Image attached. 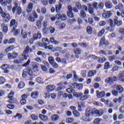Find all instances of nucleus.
<instances>
[{
  "mask_svg": "<svg viewBox=\"0 0 124 124\" xmlns=\"http://www.w3.org/2000/svg\"><path fill=\"white\" fill-rule=\"evenodd\" d=\"M98 8H100V9H103V8L104 7V3L102 2H100L98 4Z\"/></svg>",
  "mask_w": 124,
  "mask_h": 124,
  "instance_id": "obj_51",
  "label": "nucleus"
},
{
  "mask_svg": "<svg viewBox=\"0 0 124 124\" xmlns=\"http://www.w3.org/2000/svg\"><path fill=\"white\" fill-rule=\"evenodd\" d=\"M23 117V115H22V114H20V113H17L16 116H14V118L15 119H16V118H17V119L18 120H21V119H22V118Z\"/></svg>",
  "mask_w": 124,
  "mask_h": 124,
  "instance_id": "obj_46",
  "label": "nucleus"
},
{
  "mask_svg": "<svg viewBox=\"0 0 124 124\" xmlns=\"http://www.w3.org/2000/svg\"><path fill=\"white\" fill-rule=\"evenodd\" d=\"M118 93L119 92L117 90H112L111 91L112 94H113L114 96H117V95L119 94Z\"/></svg>",
  "mask_w": 124,
  "mask_h": 124,
  "instance_id": "obj_60",
  "label": "nucleus"
},
{
  "mask_svg": "<svg viewBox=\"0 0 124 124\" xmlns=\"http://www.w3.org/2000/svg\"><path fill=\"white\" fill-rule=\"evenodd\" d=\"M114 25L117 27H121V26H123V22L122 20L118 21L117 19H114Z\"/></svg>",
  "mask_w": 124,
  "mask_h": 124,
  "instance_id": "obj_20",
  "label": "nucleus"
},
{
  "mask_svg": "<svg viewBox=\"0 0 124 124\" xmlns=\"http://www.w3.org/2000/svg\"><path fill=\"white\" fill-rule=\"evenodd\" d=\"M14 5L15 6L12 8L13 14H15L16 12V15H21V14H22V8L18 5V3L17 2H15Z\"/></svg>",
  "mask_w": 124,
  "mask_h": 124,
  "instance_id": "obj_2",
  "label": "nucleus"
},
{
  "mask_svg": "<svg viewBox=\"0 0 124 124\" xmlns=\"http://www.w3.org/2000/svg\"><path fill=\"white\" fill-rule=\"evenodd\" d=\"M39 117L43 122H47L48 121V117L45 115L39 114Z\"/></svg>",
  "mask_w": 124,
  "mask_h": 124,
  "instance_id": "obj_15",
  "label": "nucleus"
},
{
  "mask_svg": "<svg viewBox=\"0 0 124 124\" xmlns=\"http://www.w3.org/2000/svg\"><path fill=\"white\" fill-rule=\"evenodd\" d=\"M13 32H14L13 34L15 35V36H17L20 34V29H15Z\"/></svg>",
  "mask_w": 124,
  "mask_h": 124,
  "instance_id": "obj_31",
  "label": "nucleus"
},
{
  "mask_svg": "<svg viewBox=\"0 0 124 124\" xmlns=\"http://www.w3.org/2000/svg\"><path fill=\"white\" fill-rule=\"evenodd\" d=\"M119 112L122 113H124V106H121L119 108Z\"/></svg>",
  "mask_w": 124,
  "mask_h": 124,
  "instance_id": "obj_64",
  "label": "nucleus"
},
{
  "mask_svg": "<svg viewBox=\"0 0 124 124\" xmlns=\"http://www.w3.org/2000/svg\"><path fill=\"white\" fill-rule=\"evenodd\" d=\"M44 18L42 16H40L39 17V19L36 21V26L38 28L39 30L41 29V23Z\"/></svg>",
  "mask_w": 124,
  "mask_h": 124,
  "instance_id": "obj_9",
  "label": "nucleus"
},
{
  "mask_svg": "<svg viewBox=\"0 0 124 124\" xmlns=\"http://www.w3.org/2000/svg\"><path fill=\"white\" fill-rule=\"evenodd\" d=\"M21 36L23 38V39H26V38L28 37L27 32H24V30H22L21 32Z\"/></svg>",
  "mask_w": 124,
  "mask_h": 124,
  "instance_id": "obj_28",
  "label": "nucleus"
},
{
  "mask_svg": "<svg viewBox=\"0 0 124 124\" xmlns=\"http://www.w3.org/2000/svg\"><path fill=\"white\" fill-rule=\"evenodd\" d=\"M7 0H0V3L2 6H5L6 5Z\"/></svg>",
  "mask_w": 124,
  "mask_h": 124,
  "instance_id": "obj_57",
  "label": "nucleus"
},
{
  "mask_svg": "<svg viewBox=\"0 0 124 124\" xmlns=\"http://www.w3.org/2000/svg\"><path fill=\"white\" fill-rule=\"evenodd\" d=\"M24 87H25V83L24 82H20L19 83L18 85V88H19V89H23Z\"/></svg>",
  "mask_w": 124,
  "mask_h": 124,
  "instance_id": "obj_48",
  "label": "nucleus"
},
{
  "mask_svg": "<svg viewBox=\"0 0 124 124\" xmlns=\"http://www.w3.org/2000/svg\"><path fill=\"white\" fill-rule=\"evenodd\" d=\"M80 100H81V101H84L85 100H86V99H88V98H89V97H90V95H83V93H82V95H81L80 96Z\"/></svg>",
  "mask_w": 124,
  "mask_h": 124,
  "instance_id": "obj_24",
  "label": "nucleus"
},
{
  "mask_svg": "<svg viewBox=\"0 0 124 124\" xmlns=\"http://www.w3.org/2000/svg\"><path fill=\"white\" fill-rule=\"evenodd\" d=\"M116 81H118L117 77H109L105 79V82L109 86H112V85L114 84V82H116Z\"/></svg>",
  "mask_w": 124,
  "mask_h": 124,
  "instance_id": "obj_3",
  "label": "nucleus"
},
{
  "mask_svg": "<svg viewBox=\"0 0 124 124\" xmlns=\"http://www.w3.org/2000/svg\"><path fill=\"white\" fill-rule=\"evenodd\" d=\"M48 32H49L48 28H44L43 29V34H48Z\"/></svg>",
  "mask_w": 124,
  "mask_h": 124,
  "instance_id": "obj_49",
  "label": "nucleus"
},
{
  "mask_svg": "<svg viewBox=\"0 0 124 124\" xmlns=\"http://www.w3.org/2000/svg\"><path fill=\"white\" fill-rule=\"evenodd\" d=\"M73 113L74 114L75 117H76V118L80 117V113H79V112L77 111V110H74L73 111Z\"/></svg>",
  "mask_w": 124,
  "mask_h": 124,
  "instance_id": "obj_39",
  "label": "nucleus"
},
{
  "mask_svg": "<svg viewBox=\"0 0 124 124\" xmlns=\"http://www.w3.org/2000/svg\"><path fill=\"white\" fill-rule=\"evenodd\" d=\"M39 94V93L38 91L33 92L31 93V97H32V98H37Z\"/></svg>",
  "mask_w": 124,
  "mask_h": 124,
  "instance_id": "obj_23",
  "label": "nucleus"
},
{
  "mask_svg": "<svg viewBox=\"0 0 124 124\" xmlns=\"http://www.w3.org/2000/svg\"><path fill=\"white\" fill-rule=\"evenodd\" d=\"M112 89H116V91L119 93H122L124 92V88L122 86L119 84H115L111 86Z\"/></svg>",
  "mask_w": 124,
  "mask_h": 124,
  "instance_id": "obj_8",
  "label": "nucleus"
},
{
  "mask_svg": "<svg viewBox=\"0 0 124 124\" xmlns=\"http://www.w3.org/2000/svg\"><path fill=\"white\" fill-rule=\"evenodd\" d=\"M104 32H105V29H102L98 33V37H101L104 34Z\"/></svg>",
  "mask_w": 124,
  "mask_h": 124,
  "instance_id": "obj_38",
  "label": "nucleus"
},
{
  "mask_svg": "<svg viewBox=\"0 0 124 124\" xmlns=\"http://www.w3.org/2000/svg\"><path fill=\"white\" fill-rule=\"evenodd\" d=\"M5 83V79L4 78L0 77V85H2Z\"/></svg>",
  "mask_w": 124,
  "mask_h": 124,
  "instance_id": "obj_56",
  "label": "nucleus"
},
{
  "mask_svg": "<svg viewBox=\"0 0 124 124\" xmlns=\"http://www.w3.org/2000/svg\"><path fill=\"white\" fill-rule=\"evenodd\" d=\"M67 14L69 18H73L74 17V15L72 13V11L67 12Z\"/></svg>",
  "mask_w": 124,
  "mask_h": 124,
  "instance_id": "obj_54",
  "label": "nucleus"
},
{
  "mask_svg": "<svg viewBox=\"0 0 124 124\" xmlns=\"http://www.w3.org/2000/svg\"><path fill=\"white\" fill-rule=\"evenodd\" d=\"M79 16L81 18H86L87 14H86V12L84 10H81L80 11Z\"/></svg>",
  "mask_w": 124,
  "mask_h": 124,
  "instance_id": "obj_25",
  "label": "nucleus"
},
{
  "mask_svg": "<svg viewBox=\"0 0 124 124\" xmlns=\"http://www.w3.org/2000/svg\"><path fill=\"white\" fill-rule=\"evenodd\" d=\"M33 8V3L31 2L28 4L27 7L26 8V11L28 13L31 12L32 11V8Z\"/></svg>",
  "mask_w": 124,
  "mask_h": 124,
  "instance_id": "obj_13",
  "label": "nucleus"
},
{
  "mask_svg": "<svg viewBox=\"0 0 124 124\" xmlns=\"http://www.w3.org/2000/svg\"><path fill=\"white\" fill-rule=\"evenodd\" d=\"M24 54H28V53H31L32 52V48L30 47L29 46H27L23 51Z\"/></svg>",
  "mask_w": 124,
  "mask_h": 124,
  "instance_id": "obj_19",
  "label": "nucleus"
},
{
  "mask_svg": "<svg viewBox=\"0 0 124 124\" xmlns=\"http://www.w3.org/2000/svg\"><path fill=\"white\" fill-rule=\"evenodd\" d=\"M18 55V53L16 52H13L12 53H9L7 54L8 59L9 60H15V59H17Z\"/></svg>",
  "mask_w": 124,
  "mask_h": 124,
  "instance_id": "obj_7",
  "label": "nucleus"
},
{
  "mask_svg": "<svg viewBox=\"0 0 124 124\" xmlns=\"http://www.w3.org/2000/svg\"><path fill=\"white\" fill-rule=\"evenodd\" d=\"M105 41V38L102 37L100 41V46H104V42Z\"/></svg>",
  "mask_w": 124,
  "mask_h": 124,
  "instance_id": "obj_50",
  "label": "nucleus"
},
{
  "mask_svg": "<svg viewBox=\"0 0 124 124\" xmlns=\"http://www.w3.org/2000/svg\"><path fill=\"white\" fill-rule=\"evenodd\" d=\"M32 69L34 71H38V65L39 64L36 62H31Z\"/></svg>",
  "mask_w": 124,
  "mask_h": 124,
  "instance_id": "obj_12",
  "label": "nucleus"
},
{
  "mask_svg": "<svg viewBox=\"0 0 124 124\" xmlns=\"http://www.w3.org/2000/svg\"><path fill=\"white\" fill-rule=\"evenodd\" d=\"M28 75H29V76H32V71H31V69L30 68H27L23 70L22 77L23 78H26Z\"/></svg>",
  "mask_w": 124,
  "mask_h": 124,
  "instance_id": "obj_5",
  "label": "nucleus"
},
{
  "mask_svg": "<svg viewBox=\"0 0 124 124\" xmlns=\"http://www.w3.org/2000/svg\"><path fill=\"white\" fill-rule=\"evenodd\" d=\"M48 62L51 65L53 64V63L55 62V60H54V58L52 57H48Z\"/></svg>",
  "mask_w": 124,
  "mask_h": 124,
  "instance_id": "obj_47",
  "label": "nucleus"
},
{
  "mask_svg": "<svg viewBox=\"0 0 124 124\" xmlns=\"http://www.w3.org/2000/svg\"><path fill=\"white\" fill-rule=\"evenodd\" d=\"M105 5L107 9H111L113 7V4L110 1H106L105 3Z\"/></svg>",
  "mask_w": 124,
  "mask_h": 124,
  "instance_id": "obj_16",
  "label": "nucleus"
},
{
  "mask_svg": "<svg viewBox=\"0 0 124 124\" xmlns=\"http://www.w3.org/2000/svg\"><path fill=\"white\" fill-rule=\"evenodd\" d=\"M1 17L3 18L5 23H8V21H10V19H11L10 15L5 12L2 13L1 15Z\"/></svg>",
  "mask_w": 124,
  "mask_h": 124,
  "instance_id": "obj_6",
  "label": "nucleus"
},
{
  "mask_svg": "<svg viewBox=\"0 0 124 124\" xmlns=\"http://www.w3.org/2000/svg\"><path fill=\"white\" fill-rule=\"evenodd\" d=\"M76 22H77V20L75 18H73L69 20V23L70 24V25H73V24L76 23Z\"/></svg>",
  "mask_w": 124,
  "mask_h": 124,
  "instance_id": "obj_52",
  "label": "nucleus"
},
{
  "mask_svg": "<svg viewBox=\"0 0 124 124\" xmlns=\"http://www.w3.org/2000/svg\"><path fill=\"white\" fill-rule=\"evenodd\" d=\"M104 32H105V29H102L98 33V37H101L104 34Z\"/></svg>",
  "mask_w": 124,
  "mask_h": 124,
  "instance_id": "obj_37",
  "label": "nucleus"
},
{
  "mask_svg": "<svg viewBox=\"0 0 124 124\" xmlns=\"http://www.w3.org/2000/svg\"><path fill=\"white\" fill-rule=\"evenodd\" d=\"M87 31L89 34H93V28L91 26L87 27Z\"/></svg>",
  "mask_w": 124,
  "mask_h": 124,
  "instance_id": "obj_34",
  "label": "nucleus"
},
{
  "mask_svg": "<svg viewBox=\"0 0 124 124\" xmlns=\"http://www.w3.org/2000/svg\"><path fill=\"white\" fill-rule=\"evenodd\" d=\"M98 60H97V62L98 63H103L105 62H106V59L105 58H98Z\"/></svg>",
  "mask_w": 124,
  "mask_h": 124,
  "instance_id": "obj_33",
  "label": "nucleus"
},
{
  "mask_svg": "<svg viewBox=\"0 0 124 124\" xmlns=\"http://www.w3.org/2000/svg\"><path fill=\"white\" fill-rule=\"evenodd\" d=\"M115 9H119V10H123L124 9V6L122 4H119L115 7Z\"/></svg>",
  "mask_w": 124,
  "mask_h": 124,
  "instance_id": "obj_44",
  "label": "nucleus"
},
{
  "mask_svg": "<svg viewBox=\"0 0 124 124\" xmlns=\"http://www.w3.org/2000/svg\"><path fill=\"white\" fill-rule=\"evenodd\" d=\"M83 93H73V96H75V97H80L81 95H82Z\"/></svg>",
  "mask_w": 124,
  "mask_h": 124,
  "instance_id": "obj_53",
  "label": "nucleus"
},
{
  "mask_svg": "<svg viewBox=\"0 0 124 124\" xmlns=\"http://www.w3.org/2000/svg\"><path fill=\"white\" fill-rule=\"evenodd\" d=\"M55 87L54 85H48L46 90L47 92H53V91H55Z\"/></svg>",
  "mask_w": 124,
  "mask_h": 124,
  "instance_id": "obj_18",
  "label": "nucleus"
},
{
  "mask_svg": "<svg viewBox=\"0 0 124 124\" xmlns=\"http://www.w3.org/2000/svg\"><path fill=\"white\" fill-rule=\"evenodd\" d=\"M99 123H100V119L99 118L95 119L93 121L94 124H99Z\"/></svg>",
  "mask_w": 124,
  "mask_h": 124,
  "instance_id": "obj_61",
  "label": "nucleus"
},
{
  "mask_svg": "<svg viewBox=\"0 0 124 124\" xmlns=\"http://www.w3.org/2000/svg\"><path fill=\"white\" fill-rule=\"evenodd\" d=\"M24 61V59H20V60H16L13 61V62L14 64H20L22 63V62Z\"/></svg>",
  "mask_w": 124,
  "mask_h": 124,
  "instance_id": "obj_30",
  "label": "nucleus"
},
{
  "mask_svg": "<svg viewBox=\"0 0 124 124\" xmlns=\"http://www.w3.org/2000/svg\"><path fill=\"white\" fill-rule=\"evenodd\" d=\"M8 102L9 103H15V102H16V99L14 98H10V99L8 100Z\"/></svg>",
  "mask_w": 124,
  "mask_h": 124,
  "instance_id": "obj_59",
  "label": "nucleus"
},
{
  "mask_svg": "<svg viewBox=\"0 0 124 124\" xmlns=\"http://www.w3.org/2000/svg\"><path fill=\"white\" fill-rule=\"evenodd\" d=\"M108 59L109 62H113V61H115V60H117V56H116L115 55L109 56Z\"/></svg>",
  "mask_w": 124,
  "mask_h": 124,
  "instance_id": "obj_32",
  "label": "nucleus"
},
{
  "mask_svg": "<svg viewBox=\"0 0 124 124\" xmlns=\"http://www.w3.org/2000/svg\"><path fill=\"white\" fill-rule=\"evenodd\" d=\"M62 6V5L61 3H59V4L56 5V12H57V13H59V12H61Z\"/></svg>",
  "mask_w": 124,
  "mask_h": 124,
  "instance_id": "obj_26",
  "label": "nucleus"
},
{
  "mask_svg": "<svg viewBox=\"0 0 124 124\" xmlns=\"http://www.w3.org/2000/svg\"><path fill=\"white\" fill-rule=\"evenodd\" d=\"M111 16L112 13H110V12H106L105 13L103 14V16L106 19H108V18H110Z\"/></svg>",
  "mask_w": 124,
  "mask_h": 124,
  "instance_id": "obj_21",
  "label": "nucleus"
},
{
  "mask_svg": "<svg viewBox=\"0 0 124 124\" xmlns=\"http://www.w3.org/2000/svg\"><path fill=\"white\" fill-rule=\"evenodd\" d=\"M15 38H11L8 41V43L9 44H11V43H14V42H15Z\"/></svg>",
  "mask_w": 124,
  "mask_h": 124,
  "instance_id": "obj_62",
  "label": "nucleus"
},
{
  "mask_svg": "<svg viewBox=\"0 0 124 124\" xmlns=\"http://www.w3.org/2000/svg\"><path fill=\"white\" fill-rule=\"evenodd\" d=\"M18 26V22L16 21V20L13 19L10 21V29H11V31L13 32Z\"/></svg>",
  "mask_w": 124,
  "mask_h": 124,
  "instance_id": "obj_4",
  "label": "nucleus"
},
{
  "mask_svg": "<svg viewBox=\"0 0 124 124\" xmlns=\"http://www.w3.org/2000/svg\"><path fill=\"white\" fill-rule=\"evenodd\" d=\"M28 21H29V22H34L35 19H34V18L32 16H30L28 17Z\"/></svg>",
  "mask_w": 124,
  "mask_h": 124,
  "instance_id": "obj_63",
  "label": "nucleus"
},
{
  "mask_svg": "<svg viewBox=\"0 0 124 124\" xmlns=\"http://www.w3.org/2000/svg\"><path fill=\"white\" fill-rule=\"evenodd\" d=\"M14 49H15L14 46H11L5 49V52H6V53H8V52L12 51Z\"/></svg>",
  "mask_w": 124,
  "mask_h": 124,
  "instance_id": "obj_29",
  "label": "nucleus"
},
{
  "mask_svg": "<svg viewBox=\"0 0 124 124\" xmlns=\"http://www.w3.org/2000/svg\"><path fill=\"white\" fill-rule=\"evenodd\" d=\"M95 74H96V70H91L89 72V73L88 74V77H92V76L95 75Z\"/></svg>",
  "mask_w": 124,
  "mask_h": 124,
  "instance_id": "obj_27",
  "label": "nucleus"
},
{
  "mask_svg": "<svg viewBox=\"0 0 124 124\" xmlns=\"http://www.w3.org/2000/svg\"><path fill=\"white\" fill-rule=\"evenodd\" d=\"M104 114V111L102 109H100V110H98V109H97L96 108H87L86 112H85V115L86 117H93V115H95L97 116V117H101V116H102Z\"/></svg>",
  "mask_w": 124,
  "mask_h": 124,
  "instance_id": "obj_1",
  "label": "nucleus"
},
{
  "mask_svg": "<svg viewBox=\"0 0 124 124\" xmlns=\"http://www.w3.org/2000/svg\"><path fill=\"white\" fill-rule=\"evenodd\" d=\"M31 118L33 120V121H37V120H38V116L35 114H31Z\"/></svg>",
  "mask_w": 124,
  "mask_h": 124,
  "instance_id": "obj_41",
  "label": "nucleus"
},
{
  "mask_svg": "<svg viewBox=\"0 0 124 124\" xmlns=\"http://www.w3.org/2000/svg\"><path fill=\"white\" fill-rule=\"evenodd\" d=\"M66 122L67 124H71L74 122V119L73 118H68L66 120Z\"/></svg>",
  "mask_w": 124,
  "mask_h": 124,
  "instance_id": "obj_45",
  "label": "nucleus"
},
{
  "mask_svg": "<svg viewBox=\"0 0 124 124\" xmlns=\"http://www.w3.org/2000/svg\"><path fill=\"white\" fill-rule=\"evenodd\" d=\"M108 22L109 23V26L111 29H113V28H115V23L114 24L113 22V20L109 19L108 20Z\"/></svg>",
  "mask_w": 124,
  "mask_h": 124,
  "instance_id": "obj_40",
  "label": "nucleus"
},
{
  "mask_svg": "<svg viewBox=\"0 0 124 124\" xmlns=\"http://www.w3.org/2000/svg\"><path fill=\"white\" fill-rule=\"evenodd\" d=\"M96 96L98 98H101L102 97H104L105 96V92L102 91L99 92V91H96Z\"/></svg>",
  "mask_w": 124,
  "mask_h": 124,
  "instance_id": "obj_11",
  "label": "nucleus"
},
{
  "mask_svg": "<svg viewBox=\"0 0 124 124\" xmlns=\"http://www.w3.org/2000/svg\"><path fill=\"white\" fill-rule=\"evenodd\" d=\"M42 41H43V43H45V46H47V44H49V40H48V38H43Z\"/></svg>",
  "mask_w": 124,
  "mask_h": 124,
  "instance_id": "obj_36",
  "label": "nucleus"
},
{
  "mask_svg": "<svg viewBox=\"0 0 124 124\" xmlns=\"http://www.w3.org/2000/svg\"><path fill=\"white\" fill-rule=\"evenodd\" d=\"M36 81L39 84H42L43 83V79L41 77H38L36 78Z\"/></svg>",
  "mask_w": 124,
  "mask_h": 124,
  "instance_id": "obj_42",
  "label": "nucleus"
},
{
  "mask_svg": "<svg viewBox=\"0 0 124 124\" xmlns=\"http://www.w3.org/2000/svg\"><path fill=\"white\" fill-rule=\"evenodd\" d=\"M58 86H59V87L57 88L58 91H61V90H64V89H65V86H64L62 82L58 83Z\"/></svg>",
  "mask_w": 124,
  "mask_h": 124,
  "instance_id": "obj_17",
  "label": "nucleus"
},
{
  "mask_svg": "<svg viewBox=\"0 0 124 124\" xmlns=\"http://www.w3.org/2000/svg\"><path fill=\"white\" fill-rule=\"evenodd\" d=\"M22 56L23 57V59L25 60V61H27L28 60V57H29V55H28V53H24L23 51L22 54Z\"/></svg>",
  "mask_w": 124,
  "mask_h": 124,
  "instance_id": "obj_58",
  "label": "nucleus"
},
{
  "mask_svg": "<svg viewBox=\"0 0 124 124\" xmlns=\"http://www.w3.org/2000/svg\"><path fill=\"white\" fill-rule=\"evenodd\" d=\"M59 115L57 114H54L51 116L50 119L53 122H56L59 120Z\"/></svg>",
  "mask_w": 124,
  "mask_h": 124,
  "instance_id": "obj_22",
  "label": "nucleus"
},
{
  "mask_svg": "<svg viewBox=\"0 0 124 124\" xmlns=\"http://www.w3.org/2000/svg\"><path fill=\"white\" fill-rule=\"evenodd\" d=\"M66 92H67V93H73L75 91L72 88H68L66 90Z\"/></svg>",
  "mask_w": 124,
  "mask_h": 124,
  "instance_id": "obj_55",
  "label": "nucleus"
},
{
  "mask_svg": "<svg viewBox=\"0 0 124 124\" xmlns=\"http://www.w3.org/2000/svg\"><path fill=\"white\" fill-rule=\"evenodd\" d=\"M41 32H40V31H38L37 32V33H35L33 35V39H34V40H37V39H41Z\"/></svg>",
  "mask_w": 124,
  "mask_h": 124,
  "instance_id": "obj_14",
  "label": "nucleus"
},
{
  "mask_svg": "<svg viewBox=\"0 0 124 124\" xmlns=\"http://www.w3.org/2000/svg\"><path fill=\"white\" fill-rule=\"evenodd\" d=\"M21 98L22 99L20 100V103L22 105H25V104L27 103V101L26 100V99L28 98V95L26 94H24L22 95Z\"/></svg>",
  "mask_w": 124,
  "mask_h": 124,
  "instance_id": "obj_10",
  "label": "nucleus"
},
{
  "mask_svg": "<svg viewBox=\"0 0 124 124\" xmlns=\"http://www.w3.org/2000/svg\"><path fill=\"white\" fill-rule=\"evenodd\" d=\"M109 68H111V66H110V63L109 62H106L104 64V69H109Z\"/></svg>",
  "mask_w": 124,
  "mask_h": 124,
  "instance_id": "obj_35",
  "label": "nucleus"
},
{
  "mask_svg": "<svg viewBox=\"0 0 124 124\" xmlns=\"http://www.w3.org/2000/svg\"><path fill=\"white\" fill-rule=\"evenodd\" d=\"M82 52V50L80 49V48H76L74 50V53L76 55H80Z\"/></svg>",
  "mask_w": 124,
  "mask_h": 124,
  "instance_id": "obj_43",
  "label": "nucleus"
}]
</instances>
